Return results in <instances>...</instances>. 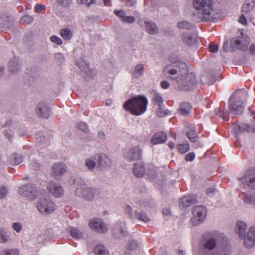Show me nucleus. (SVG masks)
Masks as SVG:
<instances>
[{
  "mask_svg": "<svg viewBox=\"0 0 255 255\" xmlns=\"http://www.w3.org/2000/svg\"><path fill=\"white\" fill-rule=\"evenodd\" d=\"M8 161L11 165H18L23 161V158L21 155L14 153L8 157Z\"/></svg>",
  "mask_w": 255,
  "mask_h": 255,
  "instance_id": "obj_30",
  "label": "nucleus"
},
{
  "mask_svg": "<svg viewBox=\"0 0 255 255\" xmlns=\"http://www.w3.org/2000/svg\"><path fill=\"white\" fill-rule=\"evenodd\" d=\"M167 138V134L163 132H159L153 135L151 139L152 144H161L166 141Z\"/></svg>",
  "mask_w": 255,
  "mask_h": 255,
  "instance_id": "obj_23",
  "label": "nucleus"
},
{
  "mask_svg": "<svg viewBox=\"0 0 255 255\" xmlns=\"http://www.w3.org/2000/svg\"><path fill=\"white\" fill-rule=\"evenodd\" d=\"M255 5V0H246L242 7V12H245L247 17L250 15V12L251 11Z\"/></svg>",
  "mask_w": 255,
  "mask_h": 255,
  "instance_id": "obj_26",
  "label": "nucleus"
},
{
  "mask_svg": "<svg viewBox=\"0 0 255 255\" xmlns=\"http://www.w3.org/2000/svg\"><path fill=\"white\" fill-rule=\"evenodd\" d=\"M178 110V113L182 116H187L190 113L191 109V105L186 102L182 103L180 106Z\"/></svg>",
  "mask_w": 255,
  "mask_h": 255,
  "instance_id": "obj_29",
  "label": "nucleus"
},
{
  "mask_svg": "<svg viewBox=\"0 0 255 255\" xmlns=\"http://www.w3.org/2000/svg\"><path fill=\"white\" fill-rule=\"evenodd\" d=\"M148 104L147 98L141 95L128 100L123 105L124 108L132 115L139 116L146 110Z\"/></svg>",
  "mask_w": 255,
  "mask_h": 255,
  "instance_id": "obj_3",
  "label": "nucleus"
},
{
  "mask_svg": "<svg viewBox=\"0 0 255 255\" xmlns=\"http://www.w3.org/2000/svg\"><path fill=\"white\" fill-rule=\"evenodd\" d=\"M245 177L249 186L255 188V168H251L245 172Z\"/></svg>",
  "mask_w": 255,
  "mask_h": 255,
  "instance_id": "obj_20",
  "label": "nucleus"
},
{
  "mask_svg": "<svg viewBox=\"0 0 255 255\" xmlns=\"http://www.w3.org/2000/svg\"><path fill=\"white\" fill-rule=\"evenodd\" d=\"M163 73L167 78L176 81L184 90H190L197 84L195 75L188 74L187 65L184 62L178 61L166 65Z\"/></svg>",
  "mask_w": 255,
  "mask_h": 255,
  "instance_id": "obj_1",
  "label": "nucleus"
},
{
  "mask_svg": "<svg viewBox=\"0 0 255 255\" xmlns=\"http://www.w3.org/2000/svg\"><path fill=\"white\" fill-rule=\"evenodd\" d=\"M97 162L99 167L102 170L109 169L112 165L111 159L105 154L99 155Z\"/></svg>",
  "mask_w": 255,
  "mask_h": 255,
  "instance_id": "obj_17",
  "label": "nucleus"
},
{
  "mask_svg": "<svg viewBox=\"0 0 255 255\" xmlns=\"http://www.w3.org/2000/svg\"><path fill=\"white\" fill-rule=\"evenodd\" d=\"M45 8V6L44 5L36 4L35 6V9L37 11L41 12L44 10Z\"/></svg>",
  "mask_w": 255,
  "mask_h": 255,
  "instance_id": "obj_61",
  "label": "nucleus"
},
{
  "mask_svg": "<svg viewBox=\"0 0 255 255\" xmlns=\"http://www.w3.org/2000/svg\"><path fill=\"white\" fill-rule=\"evenodd\" d=\"M125 211L129 218L133 219L134 218L135 214L134 212L133 213L132 208L130 206L127 205L125 207Z\"/></svg>",
  "mask_w": 255,
  "mask_h": 255,
  "instance_id": "obj_45",
  "label": "nucleus"
},
{
  "mask_svg": "<svg viewBox=\"0 0 255 255\" xmlns=\"http://www.w3.org/2000/svg\"><path fill=\"white\" fill-rule=\"evenodd\" d=\"M94 252L96 255H108V252L105 249V247L101 245L96 246L94 248Z\"/></svg>",
  "mask_w": 255,
  "mask_h": 255,
  "instance_id": "obj_36",
  "label": "nucleus"
},
{
  "mask_svg": "<svg viewBox=\"0 0 255 255\" xmlns=\"http://www.w3.org/2000/svg\"><path fill=\"white\" fill-rule=\"evenodd\" d=\"M193 4L196 9L201 11L203 15L208 16L207 18L204 17L206 20L209 19V16L213 11L212 0H194Z\"/></svg>",
  "mask_w": 255,
  "mask_h": 255,
  "instance_id": "obj_8",
  "label": "nucleus"
},
{
  "mask_svg": "<svg viewBox=\"0 0 255 255\" xmlns=\"http://www.w3.org/2000/svg\"><path fill=\"white\" fill-rule=\"evenodd\" d=\"M152 101L153 103L158 106L163 105V100L159 94L156 93L153 97Z\"/></svg>",
  "mask_w": 255,
  "mask_h": 255,
  "instance_id": "obj_43",
  "label": "nucleus"
},
{
  "mask_svg": "<svg viewBox=\"0 0 255 255\" xmlns=\"http://www.w3.org/2000/svg\"><path fill=\"white\" fill-rule=\"evenodd\" d=\"M242 14L240 16L238 21L242 24L246 25L247 24V18H249V15L247 17L245 12H242Z\"/></svg>",
  "mask_w": 255,
  "mask_h": 255,
  "instance_id": "obj_50",
  "label": "nucleus"
},
{
  "mask_svg": "<svg viewBox=\"0 0 255 255\" xmlns=\"http://www.w3.org/2000/svg\"><path fill=\"white\" fill-rule=\"evenodd\" d=\"M156 115L159 117H162L167 115V111L163 108V105L160 106H158V109L156 110Z\"/></svg>",
  "mask_w": 255,
  "mask_h": 255,
  "instance_id": "obj_48",
  "label": "nucleus"
},
{
  "mask_svg": "<svg viewBox=\"0 0 255 255\" xmlns=\"http://www.w3.org/2000/svg\"><path fill=\"white\" fill-rule=\"evenodd\" d=\"M71 2V0H57L58 3L63 7H68Z\"/></svg>",
  "mask_w": 255,
  "mask_h": 255,
  "instance_id": "obj_54",
  "label": "nucleus"
},
{
  "mask_svg": "<svg viewBox=\"0 0 255 255\" xmlns=\"http://www.w3.org/2000/svg\"><path fill=\"white\" fill-rule=\"evenodd\" d=\"M85 165L90 171H93L96 166V163L91 159H88L85 161Z\"/></svg>",
  "mask_w": 255,
  "mask_h": 255,
  "instance_id": "obj_44",
  "label": "nucleus"
},
{
  "mask_svg": "<svg viewBox=\"0 0 255 255\" xmlns=\"http://www.w3.org/2000/svg\"><path fill=\"white\" fill-rule=\"evenodd\" d=\"M250 53L252 54H255V44H252L250 47Z\"/></svg>",
  "mask_w": 255,
  "mask_h": 255,
  "instance_id": "obj_64",
  "label": "nucleus"
},
{
  "mask_svg": "<svg viewBox=\"0 0 255 255\" xmlns=\"http://www.w3.org/2000/svg\"><path fill=\"white\" fill-rule=\"evenodd\" d=\"M247 225L243 221H238L237 223L236 231L240 239L244 240V245L248 248L253 247L255 244V227H251L246 234Z\"/></svg>",
  "mask_w": 255,
  "mask_h": 255,
  "instance_id": "obj_5",
  "label": "nucleus"
},
{
  "mask_svg": "<svg viewBox=\"0 0 255 255\" xmlns=\"http://www.w3.org/2000/svg\"><path fill=\"white\" fill-rule=\"evenodd\" d=\"M50 39L51 41V42L55 43L58 45H60L62 44V39L55 35H52V36H51Z\"/></svg>",
  "mask_w": 255,
  "mask_h": 255,
  "instance_id": "obj_53",
  "label": "nucleus"
},
{
  "mask_svg": "<svg viewBox=\"0 0 255 255\" xmlns=\"http://www.w3.org/2000/svg\"><path fill=\"white\" fill-rule=\"evenodd\" d=\"M135 19L132 16H125L122 21L125 23H132L135 21Z\"/></svg>",
  "mask_w": 255,
  "mask_h": 255,
  "instance_id": "obj_52",
  "label": "nucleus"
},
{
  "mask_svg": "<svg viewBox=\"0 0 255 255\" xmlns=\"http://www.w3.org/2000/svg\"><path fill=\"white\" fill-rule=\"evenodd\" d=\"M216 189L214 188H209L207 190V194L210 196H213L216 192Z\"/></svg>",
  "mask_w": 255,
  "mask_h": 255,
  "instance_id": "obj_60",
  "label": "nucleus"
},
{
  "mask_svg": "<svg viewBox=\"0 0 255 255\" xmlns=\"http://www.w3.org/2000/svg\"><path fill=\"white\" fill-rule=\"evenodd\" d=\"M47 188L48 191L55 197H60L64 194L63 187L54 181L50 182L48 184Z\"/></svg>",
  "mask_w": 255,
  "mask_h": 255,
  "instance_id": "obj_16",
  "label": "nucleus"
},
{
  "mask_svg": "<svg viewBox=\"0 0 255 255\" xmlns=\"http://www.w3.org/2000/svg\"><path fill=\"white\" fill-rule=\"evenodd\" d=\"M137 241L133 240H130L128 241L127 249L129 251H133L137 249Z\"/></svg>",
  "mask_w": 255,
  "mask_h": 255,
  "instance_id": "obj_46",
  "label": "nucleus"
},
{
  "mask_svg": "<svg viewBox=\"0 0 255 255\" xmlns=\"http://www.w3.org/2000/svg\"><path fill=\"white\" fill-rule=\"evenodd\" d=\"M54 202L47 198H40L37 203V208L41 213L49 214L56 209Z\"/></svg>",
  "mask_w": 255,
  "mask_h": 255,
  "instance_id": "obj_9",
  "label": "nucleus"
},
{
  "mask_svg": "<svg viewBox=\"0 0 255 255\" xmlns=\"http://www.w3.org/2000/svg\"><path fill=\"white\" fill-rule=\"evenodd\" d=\"M134 214V218L138 219L139 221H143L144 222H148L150 221V219L146 215V213L143 211L138 212L137 211H135Z\"/></svg>",
  "mask_w": 255,
  "mask_h": 255,
  "instance_id": "obj_35",
  "label": "nucleus"
},
{
  "mask_svg": "<svg viewBox=\"0 0 255 255\" xmlns=\"http://www.w3.org/2000/svg\"><path fill=\"white\" fill-rule=\"evenodd\" d=\"M177 148L180 153L183 154L189 150V144L188 143L179 144L177 145Z\"/></svg>",
  "mask_w": 255,
  "mask_h": 255,
  "instance_id": "obj_42",
  "label": "nucleus"
},
{
  "mask_svg": "<svg viewBox=\"0 0 255 255\" xmlns=\"http://www.w3.org/2000/svg\"><path fill=\"white\" fill-rule=\"evenodd\" d=\"M77 66L82 71V75L85 78L92 77V70L90 68L86 62L83 60H80L78 63Z\"/></svg>",
  "mask_w": 255,
  "mask_h": 255,
  "instance_id": "obj_22",
  "label": "nucleus"
},
{
  "mask_svg": "<svg viewBox=\"0 0 255 255\" xmlns=\"http://www.w3.org/2000/svg\"><path fill=\"white\" fill-rule=\"evenodd\" d=\"M216 81V77L214 76H211L210 77V79L209 80V81L207 82H205V83L208 84V85H210L213 84Z\"/></svg>",
  "mask_w": 255,
  "mask_h": 255,
  "instance_id": "obj_62",
  "label": "nucleus"
},
{
  "mask_svg": "<svg viewBox=\"0 0 255 255\" xmlns=\"http://www.w3.org/2000/svg\"><path fill=\"white\" fill-rule=\"evenodd\" d=\"M70 235L75 239H80L82 237V233L75 228H72L70 230Z\"/></svg>",
  "mask_w": 255,
  "mask_h": 255,
  "instance_id": "obj_41",
  "label": "nucleus"
},
{
  "mask_svg": "<svg viewBox=\"0 0 255 255\" xmlns=\"http://www.w3.org/2000/svg\"><path fill=\"white\" fill-rule=\"evenodd\" d=\"M250 44V40L248 38L236 37L230 40V47L232 51L240 50L246 51L248 50Z\"/></svg>",
  "mask_w": 255,
  "mask_h": 255,
  "instance_id": "obj_11",
  "label": "nucleus"
},
{
  "mask_svg": "<svg viewBox=\"0 0 255 255\" xmlns=\"http://www.w3.org/2000/svg\"><path fill=\"white\" fill-rule=\"evenodd\" d=\"M18 192L21 196L27 198L29 200L32 201L45 192V191L41 190L34 184L27 183L19 187Z\"/></svg>",
  "mask_w": 255,
  "mask_h": 255,
  "instance_id": "obj_6",
  "label": "nucleus"
},
{
  "mask_svg": "<svg viewBox=\"0 0 255 255\" xmlns=\"http://www.w3.org/2000/svg\"><path fill=\"white\" fill-rule=\"evenodd\" d=\"M37 114L39 117L47 118L49 115L50 111L47 105L43 103L40 102L36 108Z\"/></svg>",
  "mask_w": 255,
  "mask_h": 255,
  "instance_id": "obj_21",
  "label": "nucleus"
},
{
  "mask_svg": "<svg viewBox=\"0 0 255 255\" xmlns=\"http://www.w3.org/2000/svg\"><path fill=\"white\" fill-rule=\"evenodd\" d=\"M95 190L86 185H83L77 188L75 190V194L80 198L86 201H92L94 198Z\"/></svg>",
  "mask_w": 255,
  "mask_h": 255,
  "instance_id": "obj_10",
  "label": "nucleus"
},
{
  "mask_svg": "<svg viewBox=\"0 0 255 255\" xmlns=\"http://www.w3.org/2000/svg\"><path fill=\"white\" fill-rule=\"evenodd\" d=\"M7 193V190L6 187L1 186L0 187V198H4Z\"/></svg>",
  "mask_w": 255,
  "mask_h": 255,
  "instance_id": "obj_55",
  "label": "nucleus"
},
{
  "mask_svg": "<svg viewBox=\"0 0 255 255\" xmlns=\"http://www.w3.org/2000/svg\"><path fill=\"white\" fill-rule=\"evenodd\" d=\"M113 232L114 236L117 238L126 236L128 232L125 222L121 220L117 221L114 225Z\"/></svg>",
  "mask_w": 255,
  "mask_h": 255,
  "instance_id": "obj_15",
  "label": "nucleus"
},
{
  "mask_svg": "<svg viewBox=\"0 0 255 255\" xmlns=\"http://www.w3.org/2000/svg\"><path fill=\"white\" fill-rule=\"evenodd\" d=\"M209 49L211 52L215 53L218 50V47L215 44L211 43L209 45Z\"/></svg>",
  "mask_w": 255,
  "mask_h": 255,
  "instance_id": "obj_59",
  "label": "nucleus"
},
{
  "mask_svg": "<svg viewBox=\"0 0 255 255\" xmlns=\"http://www.w3.org/2000/svg\"><path fill=\"white\" fill-rule=\"evenodd\" d=\"M160 86L162 88L166 89L169 87L170 84L167 81H163L161 82Z\"/></svg>",
  "mask_w": 255,
  "mask_h": 255,
  "instance_id": "obj_63",
  "label": "nucleus"
},
{
  "mask_svg": "<svg viewBox=\"0 0 255 255\" xmlns=\"http://www.w3.org/2000/svg\"><path fill=\"white\" fill-rule=\"evenodd\" d=\"M201 246L204 255H228L230 254L229 242L222 233H206Z\"/></svg>",
  "mask_w": 255,
  "mask_h": 255,
  "instance_id": "obj_2",
  "label": "nucleus"
},
{
  "mask_svg": "<svg viewBox=\"0 0 255 255\" xmlns=\"http://www.w3.org/2000/svg\"><path fill=\"white\" fill-rule=\"evenodd\" d=\"M90 228L94 231L99 233H105L108 230L106 225L101 219H93L89 223Z\"/></svg>",
  "mask_w": 255,
  "mask_h": 255,
  "instance_id": "obj_12",
  "label": "nucleus"
},
{
  "mask_svg": "<svg viewBox=\"0 0 255 255\" xmlns=\"http://www.w3.org/2000/svg\"><path fill=\"white\" fill-rule=\"evenodd\" d=\"M245 203L250 205H255V196L252 195H247L243 199Z\"/></svg>",
  "mask_w": 255,
  "mask_h": 255,
  "instance_id": "obj_40",
  "label": "nucleus"
},
{
  "mask_svg": "<svg viewBox=\"0 0 255 255\" xmlns=\"http://www.w3.org/2000/svg\"><path fill=\"white\" fill-rule=\"evenodd\" d=\"M36 141L38 144L43 146H46L50 142V139L48 136H45L42 132H38L35 134Z\"/></svg>",
  "mask_w": 255,
  "mask_h": 255,
  "instance_id": "obj_25",
  "label": "nucleus"
},
{
  "mask_svg": "<svg viewBox=\"0 0 255 255\" xmlns=\"http://www.w3.org/2000/svg\"><path fill=\"white\" fill-rule=\"evenodd\" d=\"M60 35L64 40H69L72 37L71 31L68 28H62L60 30Z\"/></svg>",
  "mask_w": 255,
  "mask_h": 255,
  "instance_id": "obj_37",
  "label": "nucleus"
},
{
  "mask_svg": "<svg viewBox=\"0 0 255 255\" xmlns=\"http://www.w3.org/2000/svg\"><path fill=\"white\" fill-rule=\"evenodd\" d=\"M142 150L139 146L131 148L125 154V158L128 161H133L141 158Z\"/></svg>",
  "mask_w": 255,
  "mask_h": 255,
  "instance_id": "obj_13",
  "label": "nucleus"
},
{
  "mask_svg": "<svg viewBox=\"0 0 255 255\" xmlns=\"http://www.w3.org/2000/svg\"><path fill=\"white\" fill-rule=\"evenodd\" d=\"M186 135L191 142H195L199 138V136L196 132L195 126L192 124H188L186 127Z\"/></svg>",
  "mask_w": 255,
  "mask_h": 255,
  "instance_id": "obj_18",
  "label": "nucleus"
},
{
  "mask_svg": "<svg viewBox=\"0 0 255 255\" xmlns=\"http://www.w3.org/2000/svg\"><path fill=\"white\" fill-rule=\"evenodd\" d=\"M193 217L191 219V223L195 226L204 222L207 214V209L204 206H196L193 208Z\"/></svg>",
  "mask_w": 255,
  "mask_h": 255,
  "instance_id": "obj_7",
  "label": "nucleus"
},
{
  "mask_svg": "<svg viewBox=\"0 0 255 255\" xmlns=\"http://www.w3.org/2000/svg\"><path fill=\"white\" fill-rule=\"evenodd\" d=\"M177 26L179 28L190 29L194 27V25L186 21H182L178 22Z\"/></svg>",
  "mask_w": 255,
  "mask_h": 255,
  "instance_id": "obj_39",
  "label": "nucleus"
},
{
  "mask_svg": "<svg viewBox=\"0 0 255 255\" xmlns=\"http://www.w3.org/2000/svg\"><path fill=\"white\" fill-rule=\"evenodd\" d=\"M238 128L241 132H254L255 131V122L253 121L250 125L246 123H242L239 125Z\"/></svg>",
  "mask_w": 255,
  "mask_h": 255,
  "instance_id": "obj_28",
  "label": "nucleus"
},
{
  "mask_svg": "<svg viewBox=\"0 0 255 255\" xmlns=\"http://www.w3.org/2000/svg\"><path fill=\"white\" fill-rule=\"evenodd\" d=\"M182 41L187 45L193 46L196 43V39L191 35L184 34L182 36Z\"/></svg>",
  "mask_w": 255,
  "mask_h": 255,
  "instance_id": "obj_32",
  "label": "nucleus"
},
{
  "mask_svg": "<svg viewBox=\"0 0 255 255\" xmlns=\"http://www.w3.org/2000/svg\"><path fill=\"white\" fill-rule=\"evenodd\" d=\"M246 91L237 90L229 99L230 110L231 114L234 115H240L244 112L245 106L244 101L247 97Z\"/></svg>",
  "mask_w": 255,
  "mask_h": 255,
  "instance_id": "obj_4",
  "label": "nucleus"
},
{
  "mask_svg": "<svg viewBox=\"0 0 255 255\" xmlns=\"http://www.w3.org/2000/svg\"><path fill=\"white\" fill-rule=\"evenodd\" d=\"M136 4L135 0H125V4L128 7L134 6Z\"/></svg>",
  "mask_w": 255,
  "mask_h": 255,
  "instance_id": "obj_58",
  "label": "nucleus"
},
{
  "mask_svg": "<svg viewBox=\"0 0 255 255\" xmlns=\"http://www.w3.org/2000/svg\"><path fill=\"white\" fill-rule=\"evenodd\" d=\"M197 201L196 197L194 195H188L182 198L179 203L180 208H185L195 203Z\"/></svg>",
  "mask_w": 255,
  "mask_h": 255,
  "instance_id": "obj_19",
  "label": "nucleus"
},
{
  "mask_svg": "<svg viewBox=\"0 0 255 255\" xmlns=\"http://www.w3.org/2000/svg\"><path fill=\"white\" fill-rule=\"evenodd\" d=\"M19 252L17 249H7L2 251L0 255H19Z\"/></svg>",
  "mask_w": 255,
  "mask_h": 255,
  "instance_id": "obj_38",
  "label": "nucleus"
},
{
  "mask_svg": "<svg viewBox=\"0 0 255 255\" xmlns=\"http://www.w3.org/2000/svg\"><path fill=\"white\" fill-rule=\"evenodd\" d=\"M11 227L17 233H19L21 231L22 225L19 222H14L12 223Z\"/></svg>",
  "mask_w": 255,
  "mask_h": 255,
  "instance_id": "obj_51",
  "label": "nucleus"
},
{
  "mask_svg": "<svg viewBox=\"0 0 255 255\" xmlns=\"http://www.w3.org/2000/svg\"><path fill=\"white\" fill-rule=\"evenodd\" d=\"M77 127L79 129L84 131V132H88L89 131L88 127L87 125L82 122L78 123L77 125Z\"/></svg>",
  "mask_w": 255,
  "mask_h": 255,
  "instance_id": "obj_47",
  "label": "nucleus"
},
{
  "mask_svg": "<svg viewBox=\"0 0 255 255\" xmlns=\"http://www.w3.org/2000/svg\"><path fill=\"white\" fill-rule=\"evenodd\" d=\"M114 13L117 16L123 19L125 16V12L124 10H114Z\"/></svg>",
  "mask_w": 255,
  "mask_h": 255,
  "instance_id": "obj_56",
  "label": "nucleus"
},
{
  "mask_svg": "<svg viewBox=\"0 0 255 255\" xmlns=\"http://www.w3.org/2000/svg\"><path fill=\"white\" fill-rule=\"evenodd\" d=\"M10 240V236L6 230L3 228H0V243L5 244Z\"/></svg>",
  "mask_w": 255,
  "mask_h": 255,
  "instance_id": "obj_33",
  "label": "nucleus"
},
{
  "mask_svg": "<svg viewBox=\"0 0 255 255\" xmlns=\"http://www.w3.org/2000/svg\"><path fill=\"white\" fill-rule=\"evenodd\" d=\"M32 16L28 15H25L21 18V21L24 24H30L33 21Z\"/></svg>",
  "mask_w": 255,
  "mask_h": 255,
  "instance_id": "obj_49",
  "label": "nucleus"
},
{
  "mask_svg": "<svg viewBox=\"0 0 255 255\" xmlns=\"http://www.w3.org/2000/svg\"><path fill=\"white\" fill-rule=\"evenodd\" d=\"M144 66L142 64L137 65L132 73V75L135 78H139L143 74Z\"/></svg>",
  "mask_w": 255,
  "mask_h": 255,
  "instance_id": "obj_34",
  "label": "nucleus"
},
{
  "mask_svg": "<svg viewBox=\"0 0 255 255\" xmlns=\"http://www.w3.org/2000/svg\"><path fill=\"white\" fill-rule=\"evenodd\" d=\"M195 158L194 152H190L186 155L185 159L187 161H192Z\"/></svg>",
  "mask_w": 255,
  "mask_h": 255,
  "instance_id": "obj_57",
  "label": "nucleus"
},
{
  "mask_svg": "<svg viewBox=\"0 0 255 255\" xmlns=\"http://www.w3.org/2000/svg\"><path fill=\"white\" fill-rule=\"evenodd\" d=\"M132 170L135 176L138 178L142 177L145 171L144 165L141 162L135 163Z\"/></svg>",
  "mask_w": 255,
  "mask_h": 255,
  "instance_id": "obj_24",
  "label": "nucleus"
},
{
  "mask_svg": "<svg viewBox=\"0 0 255 255\" xmlns=\"http://www.w3.org/2000/svg\"><path fill=\"white\" fill-rule=\"evenodd\" d=\"M51 171L52 176L55 179L59 180L66 172V166L63 163L58 162L52 166Z\"/></svg>",
  "mask_w": 255,
  "mask_h": 255,
  "instance_id": "obj_14",
  "label": "nucleus"
},
{
  "mask_svg": "<svg viewBox=\"0 0 255 255\" xmlns=\"http://www.w3.org/2000/svg\"><path fill=\"white\" fill-rule=\"evenodd\" d=\"M8 70L11 73H17L19 70V65L18 60L14 59L9 61L8 64Z\"/></svg>",
  "mask_w": 255,
  "mask_h": 255,
  "instance_id": "obj_31",
  "label": "nucleus"
},
{
  "mask_svg": "<svg viewBox=\"0 0 255 255\" xmlns=\"http://www.w3.org/2000/svg\"><path fill=\"white\" fill-rule=\"evenodd\" d=\"M146 30L150 34H156L158 32V29L156 24L152 21L146 20L144 22Z\"/></svg>",
  "mask_w": 255,
  "mask_h": 255,
  "instance_id": "obj_27",
  "label": "nucleus"
}]
</instances>
